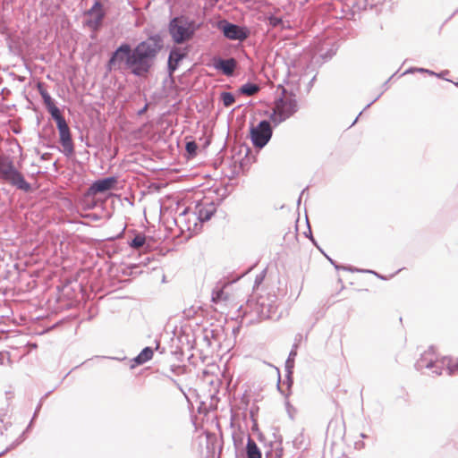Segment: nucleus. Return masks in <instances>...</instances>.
<instances>
[{"label":"nucleus","mask_w":458,"mask_h":458,"mask_svg":"<svg viewBox=\"0 0 458 458\" xmlns=\"http://www.w3.org/2000/svg\"><path fill=\"white\" fill-rule=\"evenodd\" d=\"M145 39L134 47L122 42L111 54L106 62L108 71L127 70L135 77L147 78L155 69L159 54L165 47L163 32L146 33Z\"/></svg>","instance_id":"obj_1"},{"label":"nucleus","mask_w":458,"mask_h":458,"mask_svg":"<svg viewBox=\"0 0 458 458\" xmlns=\"http://www.w3.org/2000/svg\"><path fill=\"white\" fill-rule=\"evenodd\" d=\"M202 27V22L181 14L169 20L167 30L174 45H182L191 40Z\"/></svg>","instance_id":"obj_2"},{"label":"nucleus","mask_w":458,"mask_h":458,"mask_svg":"<svg viewBox=\"0 0 458 458\" xmlns=\"http://www.w3.org/2000/svg\"><path fill=\"white\" fill-rule=\"evenodd\" d=\"M0 180L24 192H30L32 191L31 184L26 181L23 174L15 167L12 158L5 155H0Z\"/></svg>","instance_id":"obj_3"},{"label":"nucleus","mask_w":458,"mask_h":458,"mask_svg":"<svg viewBox=\"0 0 458 458\" xmlns=\"http://www.w3.org/2000/svg\"><path fill=\"white\" fill-rule=\"evenodd\" d=\"M273 136V127L269 121L261 120L257 125L250 124V139L255 148H263Z\"/></svg>","instance_id":"obj_4"},{"label":"nucleus","mask_w":458,"mask_h":458,"mask_svg":"<svg viewBox=\"0 0 458 458\" xmlns=\"http://www.w3.org/2000/svg\"><path fill=\"white\" fill-rule=\"evenodd\" d=\"M216 27L220 30L223 36L230 40L244 41L250 37V30L243 25L233 23L226 19H221L216 21Z\"/></svg>","instance_id":"obj_5"},{"label":"nucleus","mask_w":458,"mask_h":458,"mask_svg":"<svg viewBox=\"0 0 458 458\" xmlns=\"http://www.w3.org/2000/svg\"><path fill=\"white\" fill-rule=\"evenodd\" d=\"M282 89L281 96L276 99V107L288 117H291L298 111V103L296 95L291 91L288 94L286 89L279 86Z\"/></svg>","instance_id":"obj_6"},{"label":"nucleus","mask_w":458,"mask_h":458,"mask_svg":"<svg viewBox=\"0 0 458 458\" xmlns=\"http://www.w3.org/2000/svg\"><path fill=\"white\" fill-rule=\"evenodd\" d=\"M190 47H179L174 45L170 49L167 58V72L172 76L179 68L181 63L188 57Z\"/></svg>","instance_id":"obj_7"},{"label":"nucleus","mask_w":458,"mask_h":458,"mask_svg":"<svg viewBox=\"0 0 458 458\" xmlns=\"http://www.w3.org/2000/svg\"><path fill=\"white\" fill-rule=\"evenodd\" d=\"M59 133V143L62 148H58L66 157H71L74 155V143L72 137V132L68 123H64L56 127Z\"/></svg>","instance_id":"obj_8"},{"label":"nucleus","mask_w":458,"mask_h":458,"mask_svg":"<svg viewBox=\"0 0 458 458\" xmlns=\"http://www.w3.org/2000/svg\"><path fill=\"white\" fill-rule=\"evenodd\" d=\"M117 182L118 180L115 176H107L98 179L90 184L89 193L93 195L105 193L108 191L114 190L116 187Z\"/></svg>","instance_id":"obj_9"},{"label":"nucleus","mask_w":458,"mask_h":458,"mask_svg":"<svg viewBox=\"0 0 458 458\" xmlns=\"http://www.w3.org/2000/svg\"><path fill=\"white\" fill-rule=\"evenodd\" d=\"M216 211L213 201L198 202L195 206L194 217L201 223L209 221Z\"/></svg>","instance_id":"obj_10"},{"label":"nucleus","mask_w":458,"mask_h":458,"mask_svg":"<svg viewBox=\"0 0 458 458\" xmlns=\"http://www.w3.org/2000/svg\"><path fill=\"white\" fill-rule=\"evenodd\" d=\"M213 67L221 72L224 75L231 77L234 74V70L237 67V62L234 58H223L221 56H215L212 60Z\"/></svg>","instance_id":"obj_11"},{"label":"nucleus","mask_w":458,"mask_h":458,"mask_svg":"<svg viewBox=\"0 0 458 458\" xmlns=\"http://www.w3.org/2000/svg\"><path fill=\"white\" fill-rule=\"evenodd\" d=\"M266 22L269 28L277 30L278 31H283L291 28L290 21L285 20L283 15L280 14V10L278 8L275 9L273 13H267Z\"/></svg>","instance_id":"obj_12"},{"label":"nucleus","mask_w":458,"mask_h":458,"mask_svg":"<svg viewBox=\"0 0 458 458\" xmlns=\"http://www.w3.org/2000/svg\"><path fill=\"white\" fill-rule=\"evenodd\" d=\"M250 311L256 314L259 320H265L271 318V312L274 306L270 303H266L264 301L258 300L255 303L248 302Z\"/></svg>","instance_id":"obj_13"},{"label":"nucleus","mask_w":458,"mask_h":458,"mask_svg":"<svg viewBox=\"0 0 458 458\" xmlns=\"http://www.w3.org/2000/svg\"><path fill=\"white\" fill-rule=\"evenodd\" d=\"M434 347L430 346L428 351L421 354L420 358L415 362L414 367L416 370L422 369H432L435 366Z\"/></svg>","instance_id":"obj_14"},{"label":"nucleus","mask_w":458,"mask_h":458,"mask_svg":"<svg viewBox=\"0 0 458 458\" xmlns=\"http://www.w3.org/2000/svg\"><path fill=\"white\" fill-rule=\"evenodd\" d=\"M105 10H100L98 13L90 18L85 20L84 24L93 31H98L103 25L104 19L106 18Z\"/></svg>","instance_id":"obj_15"},{"label":"nucleus","mask_w":458,"mask_h":458,"mask_svg":"<svg viewBox=\"0 0 458 458\" xmlns=\"http://www.w3.org/2000/svg\"><path fill=\"white\" fill-rule=\"evenodd\" d=\"M245 458H262V452L260 448L250 435H247Z\"/></svg>","instance_id":"obj_16"},{"label":"nucleus","mask_w":458,"mask_h":458,"mask_svg":"<svg viewBox=\"0 0 458 458\" xmlns=\"http://www.w3.org/2000/svg\"><path fill=\"white\" fill-rule=\"evenodd\" d=\"M128 243L132 249L148 250L150 248V245L147 242L146 235L140 233H136Z\"/></svg>","instance_id":"obj_17"},{"label":"nucleus","mask_w":458,"mask_h":458,"mask_svg":"<svg viewBox=\"0 0 458 458\" xmlns=\"http://www.w3.org/2000/svg\"><path fill=\"white\" fill-rule=\"evenodd\" d=\"M285 371H286L285 379L283 384L286 386L287 392H285L280 385V377H278V381H277V389L283 395H284L285 397H288L290 394L291 388L293 385V369H285Z\"/></svg>","instance_id":"obj_18"},{"label":"nucleus","mask_w":458,"mask_h":458,"mask_svg":"<svg viewBox=\"0 0 458 458\" xmlns=\"http://www.w3.org/2000/svg\"><path fill=\"white\" fill-rule=\"evenodd\" d=\"M153 353H154L153 348L147 346V347L143 348L141 350V352L135 358H133L132 361L136 365H142L152 359Z\"/></svg>","instance_id":"obj_19"},{"label":"nucleus","mask_w":458,"mask_h":458,"mask_svg":"<svg viewBox=\"0 0 458 458\" xmlns=\"http://www.w3.org/2000/svg\"><path fill=\"white\" fill-rule=\"evenodd\" d=\"M50 114L52 119L55 122L56 127L66 123L64 116L62 114L60 108L55 104L46 108Z\"/></svg>","instance_id":"obj_20"},{"label":"nucleus","mask_w":458,"mask_h":458,"mask_svg":"<svg viewBox=\"0 0 458 458\" xmlns=\"http://www.w3.org/2000/svg\"><path fill=\"white\" fill-rule=\"evenodd\" d=\"M38 91L41 96L45 107H48L49 106L55 104V99L51 97L48 91L46 89L44 82H38L37 85Z\"/></svg>","instance_id":"obj_21"},{"label":"nucleus","mask_w":458,"mask_h":458,"mask_svg":"<svg viewBox=\"0 0 458 458\" xmlns=\"http://www.w3.org/2000/svg\"><path fill=\"white\" fill-rule=\"evenodd\" d=\"M259 90V86L254 82L248 81L242 84L239 89L238 92L242 95L251 96Z\"/></svg>","instance_id":"obj_22"},{"label":"nucleus","mask_w":458,"mask_h":458,"mask_svg":"<svg viewBox=\"0 0 458 458\" xmlns=\"http://www.w3.org/2000/svg\"><path fill=\"white\" fill-rule=\"evenodd\" d=\"M220 333V329L205 328L203 330V340L207 343L208 346H211L212 340L218 341Z\"/></svg>","instance_id":"obj_23"},{"label":"nucleus","mask_w":458,"mask_h":458,"mask_svg":"<svg viewBox=\"0 0 458 458\" xmlns=\"http://www.w3.org/2000/svg\"><path fill=\"white\" fill-rule=\"evenodd\" d=\"M288 118V115L282 114L277 108H276V110H274L270 114L268 121L269 123H273L274 126H277Z\"/></svg>","instance_id":"obj_24"},{"label":"nucleus","mask_w":458,"mask_h":458,"mask_svg":"<svg viewBox=\"0 0 458 458\" xmlns=\"http://www.w3.org/2000/svg\"><path fill=\"white\" fill-rule=\"evenodd\" d=\"M220 100L225 107H230L235 102V97L232 92L223 91L220 93Z\"/></svg>","instance_id":"obj_25"},{"label":"nucleus","mask_w":458,"mask_h":458,"mask_svg":"<svg viewBox=\"0 0 458 458\" xmlns=\"http://www.w3.org/2000/svg\"><path fill=\"white\" fill-rule=\"evenodd\" d=\"M297 348H298V345L296 344H294L292 347V350L288 355V358L285 361V369H293L294 368V360H295V357L297 355Z\"/></svg>","instance_id":"obj_26"},{"label":"nucleus","mask_w":458,"mask_h":458,"mask_svg":"<svg viewBox=\"0 0 458 458\" xmlns=\"http://www.w3.org/2000/svg\"><path fill=\"white\" fill-rule=\"evenodd\" d=\"M198 148H199V146L195 141L191 140V141L186 142L185 150H186L189 157H195L197 155Z\"/></svg>","instance_id":"obj_27"},{"label":"nucleus","mask_w":458,"mask_h":458,"mask_svg":"<svg viewBox=\"0 0 458 458\" xmlns=\"http://www.w3.org/2000/svg\"><path fill=\"white\" fill-rule=\"evenodd\" d=\"M24 441V437L22 436H19L17 439H15L10 445H8L4 451L0 453V457L4 454H7L11 450L16 448Z\"/></svg>","instance_id":"obj_28"},{"label":"nucleus","mask_w":458,"mask_h":458,"mask_svg":"<svg viewBox=\"0 0 458 458\" xmlns=\"http://www.w3.org/2000/svg\"><path fill=\"white\" fill-rule=\"evenodd\" d=\"M349 271L350 272H358V273H369V274H373L377 278H380L382 280H386V276L378 274L377 272H376L374 270H370V269L349 268Z\"/></svg>","instance_id":"obj_29"},{"label":"nucleus","mask_w":458,"mask_h":458,"mask_svg":"<svg viewBox=\"0 0 458 458\" xmlns=\"http://www.w3.org/2000/svg\"><path fill=\"white\" fill-rule=\"evenodd\" d=\"M324 256L328 259V261L334 266V267L336 269V270H340V269H343V270H346V271H349V268H353L352 267H346V266H343V265H339L335 260H334L333 259H331L329 256H327L325 252L323 253Z\"/></svg>","instance_id":"obj_30"},{"label":"nucleus","mask_w":458,"mask_h":458,"mask_svg":"<svg viewBox=\"0 0 458 458\" xmlns=\"http://www.w3.org/2000/svg\"><path fill=\"white\" fill-rule=\"evenodd\" d=\"M446 365V359H444L441 362H438L435 360V366L432 369H435L433 370V373L437 376H439L442 374L443 366Z\"/></svg>","instance_id":"obj_31"},{"label":"nucleus","mask_w":458,"mask_h":458,"mask_svg":"<svg viewBox=\"0 0 458 458\" xmlns=\"http://www.w3.org/2000/svg\"><path fill=\"white\" fill-rule=\"evenodd\" d=\"M284 450L282 447L276 448L275 454L270 451L266 452V458H282Z\"/></svg>","instance_id":"obj_32"},{"label":"nucleus","mask_w":458,"mask_h":458,"mask_svg":"<svg viewBox=\"0 0 458 458\" xmlns=\"http://www.w3.org/2000/svg\"><path fill=\"white\" fill-rule=\"evenodd\" d=\"M446 367H447V370H448V374L449 375H454L456 372H458V362L453 364L451 362V360H447L446 359Z\"/></svg>","instance_id":"obj_33"},{"label":"nucleus","mask_w":458,"mask_h":458,"mask_svg":"<svg viewBox=\"0 0 458 458\" xmlns=\"http://www.w3.org/2000/svg\"><path fill=\"white\" fill-rule=\"evenodd\" d=\"M242 438L243 437H242V434H237V433L233 434V445L236 450L239 449L240 446L242 445Z\"/></svg>","instance_id":"obj_34"},{"label":"nucleus","mask_w":458,"mask_h":458,"mask_svg":"<svg viewBox=\"0 0 458 458\" xmlns=\"http://www.w3.org/2000/svg\"><path fill=\"white\" fill-rule=\"evenodd\" d=\"M189 208H185L182 212L179 213L178 216L174 219V223L179 225L182 221H186L185 216L189 213Z\"/></svg>","instance_id":"obj_35"},{"label":"nucleus","mask_w":458,"mask_h":458,"mask_svg":"<svg viewBox=\"0 0 458 458\" xmlns=\"http://www.w3.org/2000/svg\"><path fill=\"white\" fill-rule=\"evenodd\" d=\"M170 370H171V372H173L175 375H182L185 372V368H184V366L172 365L170 367Z\"/></svg>","instance_id":"obj_36"},{"label":"nucleus","mask_w":458,"mask_h":458,"mask_svg":"<svg viewBox=\"0 0 458 458\" xmlns=\"http://www.w3.org/2000/svg\"><path fill=\"white\" fill-rule=\"evenodd\" d=\"M335 54V50L330 49L327 51L325 54H321L318 58L322 59V63L328 61L333 57V55Z\"/></svg>","instance_id":"obj_37"},{"label":"nucleus","mask_w":458,"mask_h":458,"mask_svg":"<svg viewBox=\"0 0 458 458\" xmlns=\"http://www.w3.org/2000/svg\"><path fill=\"white\" fill-rule=\"evenodd\" d=\"M302 443H303V435L302 433H301L299 436H297L293 440V445L295 448L297 449H300L301 448L302 446Z\"/></svg>","instance_id":"obj_38"},{"label":"nucleus","mask_w":458,"mask_h":458,"mask_svg":"<svg viewBox=\"0 0 458 458\" xmlns=\"http://www.w3.org/2000/svg\"><path fill=\"white\" fill-rule=\"evenodd\" d=\"M368 4V0H355L352 4V7H357L359 10L365 9Z\"/></svg>","instance_id":"obj_39"},{"label":"nucleus","mask_w":458,"mask_h":458,"mask_svg":"<svg viewBox=\"0 0 458 458\" xmlns=\"http://www.w3.org/2000/svg\"><path fill=\"white\" fill-rule=\"evenodd\" d=\"M49 394V393L46 394L44 397H42L38 403V404L37 405L36 409H35V411L33 413V416H32V419L30 420H32L34 422V420L37 418L41 407H42V402H43V399L45 397H47V395Z\"/></svg>","instance_id":"obj_40"},{"label":"nucleus","mask_w":458,"mask_h":458,"mask_svg":"<svg viewBox=\"0 0 458 458\" xmlns=\"http://www.w3.org/2000/svg\"><path fill=\"white\" fill-rule=\"evenodd\" d=\"M162 375H164L165 377H167L169 380H171L176 386V387L185 395V393H184L182 386L178 383V381L176 379L173 378L172 377H170L165 373H162Z\"/></svg>","instance_id":"obj_41"},{"label":"nucleus","mask_w":458,"mask_h":458,"mask_svg":"<svg viewBox=\"0 0 458 458\" xmlns=\"http://www.w3.org/2000/svg\"><path fill=\"white\" fill-rule=\"evenodd\" d=\"M265 275H266V270H263L259 275H258L255 278V286H258L259 285L264 278H265Z\"/></svg>","instance_id":"obj_42"},{"label":"nucleus","mask_w":458,"mask_h":458,"mask_svg":"<svg viewBox=\"0 0 458 458\" xmlns=\"http://www.w3.org/2000/svg\"><path fill=\"white\" fill-rule=\"evenodd\" d=\"M91 8L97 12H99L100 10H104L103 4L100 3L99 0H95L93 5Z\"/></svg>","instance_id":"obj_43"},{"label":"nucleus","mask_w":458,"mask_h":458,"mask_svg":"<svg viewBox=\"0 0 458 458\" xmlns=\"http://www.w3.org/2000/svg\"><path fill=\"white\" fill-rule=\"evenodd\" d=\"M173 354H174L176 356V359L177 360H182V356H183V351L182 350V348L180 347H176V350L175 351H173L172 352Z\"/></svg>","instance_id":"obj_44"},{"label":"nucleus","mask_w":458,"mask_h":458,"mask_svg":"<svg viewBox=\"0 0 458 458\" xmlns=\"http://www.w3.org/2000/svg\"><path fill=\"white\" fill-rule=\"evenodd\" d=\"M310 240L313 243V245L316 246L320 250L321 253H324L323 250L318 246L317 241L313 237L311 230H310Z\"/></svg>","instance_id":"obj_45"},{"label":"nucleus","mask_w":458,"mask_h":458,"mask_svg":"<svg viewBox=\"0 0 458 458\" xmlns=\"http://www.w3.org/2000/svg\"><path fill=\"white\" fill-rule=\"evenodd\" d=\"M286 410L289 414V417L293 420V414L292 413L294 411V408L290 404L289 402L286 403Z\"/></svg>","instance_id":"obj_46"},{"label":"nucleus","mask_w":458,"mask_h":458,"mask_svg":"<svg viewBox=\"0 0 458 458\" xmlns=\"http://www.w3.org/2000/svg\"><path fill=\"white\" fill-rule=\"evenodd\" d=\"M32 425H33V421L30 420L29 425L25 428V430L20 436H22L24 437V439H25L26 438V434L30 430V428H32Z\"/></svg>","instance_id":"obj_47"},{"label":"nucleus","mask_w":458,"mask_h":458,"mask_svg":"<svg viewBox=\"0 0 458 458\" xmlns=\"http://www.w3.org/2000/svg\"><path fill=\"white\" fill-rule=\"evenodd\" d=\"M98 13V12H97V11L93 10V9L90 7L88 11H86V12H85V15L89 16V18H90L91 16H94V15H95L96 13Z\"/></svg>","instance_id":"obj_48"},{"label":"nucleus","mask_w":458,"mask_h":458,"mask_svg":"<svg viewBox=\"0 0 458 458\" xmlns=\"http://www.w3.org/2000/svg\"><path fill=\"white\" fill-rule=\"evenodd\" d=\"M382 94H383V92H381L380 94H378V95H377V97H376V98H375L371 102H369V103L365 106L364 110H365V109H367V108H369V107L373 103H375V102H376V101H377V100L381 97V95H382Z\"/></svg>","instance_id":"obj_49"},{"label":"nucleus","mask_w":458,"mask_h":458,"mask_svg":"<svg viewBox=\"0 0 458 458\" xmlns=\"http://www.w3.org/2000/svg\"><path fill=\"white\" fill-rule=\"evenodd\" d=\"M394 76V74H393L386 81L384 82V84L382 85L383 91H385L388 89V83Z\"/></svg>","instance_id":"obj_50"},{"label":"nucleus","mask_w":458,"mask_h":458,"mask_svg":"<svg viewBox=\"0 0 458 458\" xmlns=\"http://www.w3.org/2000/svg\"><path fill=\"white\" fill-rule=\"evenodd\" d=\"M316 76H317V74H315V75L311 78V80L310 81V82L308 83V91H310V89L312 88L313 83H314V81H315V80H316Z\"/></svg>","instance_id":"obj_51"},{"label":"nucleus","mask_w":458,"mask_h":458,"mask_svg":"<svg viewBox=\"0 0 458 458\" xmlns=\"http://www.w3.org/2000/svg\"><path fill=\"white\" fill-rule=\"evenodd\" d=\"M307 190H308V187H306L305 189H303V190L301 191V194H300V197H299V199H298V200H297V204H298V205H300V203H301V198H302V197H303V195L306 193Z\"/></svg>","instance_id":"obj_52"},{"label":"nucleus","mask_w":458,"mask_h":458,"mask_svg":"<svg viewBox=\"0 0 458 458\" xmlns=\"http://www.w3.org/2000/svg\"><path fill=\"white\" fill-rule=\"evenodd\" d=\"M448 72H449V71H447V70L443 71V72H439V73H437V72H436V76H437V77H438V78H444V75H445V74H446V73H448Z\"/></svg>","instance_id":"obj_53"},{"label":"nucleus","mask_w":458,"mask_h":458,"mask_svg":"<svg viewBox=\"0 0 458 458\" xmlns=\"http://www.w3.org/2000/svg\"><path fill=\"white\" fill-rule=\"evenodd\" d=\"M50 156H51V154H50V153H44V154H42V156H41V159H42V160H47V159H49Z\"/></svg>","instance_id":"obj_54"},{"label":"nucleus","mask_w":458,"mask_h":458,"mask_svg":"<svg viewBox=\"0 0 458 458\" xmlns=\"http://www.w3.org/2000/svg\"><path fill=\"white\" fill-rule=\"evenodd\" d=\"M416 71V68H409L403 74L411 73Z\"/></svg>","instance_id":"obj_55"},{"label":"nucleus","mask_w":458,"mask_h":458,"mask_svg":"<svg viewBox=\"0 0 458 458\" xmlns=\"http://www.w3.org/2000/svg\"><path fill=\"white\" fill-rule=\"evenodd\" d=\"M426 68H416V72H421V73H424L426 72Z\"/></svg>","instance_id":"obj_56"},{"label":"nucleus","mask_w":458,"mask_h":458,"mask_svg":"<svg viewBox=\"0 0 458 458\" xmlns=\"http://www.w3.org/2000/svg\"><path fill=\"white\" fill-rule=\"evenodd\" d=\"M147 106H147V105H145V106H144V107H143L142 109H140V110L139 111V113H138V114H142L146 111Z\"/></svg>","instance_id":"obj_57"},{"label":"nucleus","mask_w":458,"mask_h":458,"mask_svg":"<svg viewBox=\"0 0 458 458\" xmlns=\"http://www.w3.org/2000/svg\"><path fill=\"white\" fill-rule=\"evenodd\" d=\"M425 73H428V74H430V75H434V76H436V72H433V71H431V70H428V69H427V70H426V72H425Z\"/></svg>","instance_id":"obj_58"},{"label":"nucleus","mask_w":458,"mask_h":458,"mask_svg":"<svg viewBox=\"0 0 458 458\" xmlns=\"http://www.w3.org/2000/svg\"><path fill=\"white\" fill-rule=\"evenodd\" d=\"M308 229L311 230L309 224H308ZM305 236L310 239V231H308V233H305Z\"/></svg>","instance_id":"obj_59"},{"label":"nucleus","mask_w":458,"mask_h":458,"mask_svg":"<svg viewBox=\"0 0 458 458\" xmlns=\"http://www.w3.org/2000/svg\"><path fill=\"white\" fill-rule=\"evenodd\" d=\"M361 114H362V112H360V113L359 114V115L355 118V120L353 121V123H352V125H353V124L358 121V118H359V116H360Z\"/></svg>","instance_id":"obj_60"},{"label":"nucleus","mask_w":458,"mask_h":458,"mask_svg":"<svg viewBox=\"0 0 458 458\" xmlns=\"http://www.w3.org/2000/svg\"><path fill=\"white\" fill-rule=\"evenodd\" d=\"M310 64H308L306 67H305V71H304V74L307 73V71L310 69Z\"/></svg>","instance_id":"obj_61"},{"label":"nucleus","mask_w":458,"mask_h":458,"mask_svg":"<svg viewBox=\"0 0 458 458\" xmlns=\"http://www.w3.org/2000/svg\"><path fill=\"white\" fill-rule=\"evenodd\" d=\"M3 360H4V357H3V355L0 353V364H3V362H4Z\"/></svg>","instance_id":"obj_62"},{"label":"nucleus","mask_w":458,"mask_h":458,"mask_svg":"<svg viewBox=\"0 0 458 458\" xmlns=\"http://www.w3.org/2000/svg\"><path fill=\"white\" fill-rule=\"evenodd\" d=\"M360 437H361L362 438H366V437H367V435H365L364 433H361V434H360Z\"/></svg>","instance_id":"obj_63"},{"label":"nucleus","mask_w":458,"mask_h":458,"mask_svg":"<svg viewBox=\"0 0 458 458\" xmlns=\"http://www.w3.org/2000/svg\"><path fill=\"white\" fill-rule=\"evenodd\" d=\"M156 350H157V351L159 350V344H157Z\"/></svg>","instance_id":"obj_64"}]
</instances>
